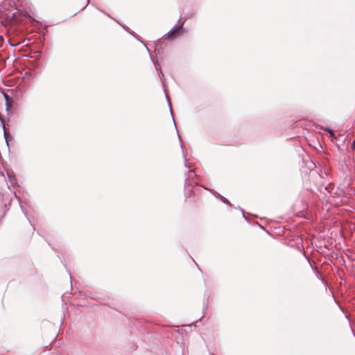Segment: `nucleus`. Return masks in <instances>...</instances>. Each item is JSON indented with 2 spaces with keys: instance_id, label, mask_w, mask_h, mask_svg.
<instances>
[{
  "instance_id": "f257e3e1",
  "label": "nucleus",
  "mask_w": 355,
  "mask_h": 355,
  "mask_svg": "<svg viewBox=\"0 0 355 355\" xmlns=\"http://www.w3.org/2000/svg\"><path fill=\"white\" fill-rule=\"evenodd\" d=\"M182 25L173 28L168 33V37L171 39L175 38L180 32Z\"/></svg>"
},
{
  "instance_id": "f03ea898",
  "label": "nucleus",
  "mask_w": 355,
  "mask_h": 355,
  "mask_svg": "<svg viewBox=\"0 0 355 355\" xmlns=\"http://www.w3.org/2000/svg\"><path fill=\"white\" fill-rule=\"evenodd\" d=\"M353 146L355 148V138H354V140L353 141Z\"/></svg>"
},
{
  "instance_id": "7ed1b4c3",
  "label": "nucleus",
  "mask_w": 355,
  "mask_h": 355,
  "mask_svg": "<svg viewBox=\"0 0 355 355\" xmlns=\"http://www.w3.org/2000/svg\"><path fill=\"white\" fill-rule=\"evenodd\" d=\"M4 96H5V98H6V99H8V95H7V94H4Z\"/></svg>"
}]
</instances>
